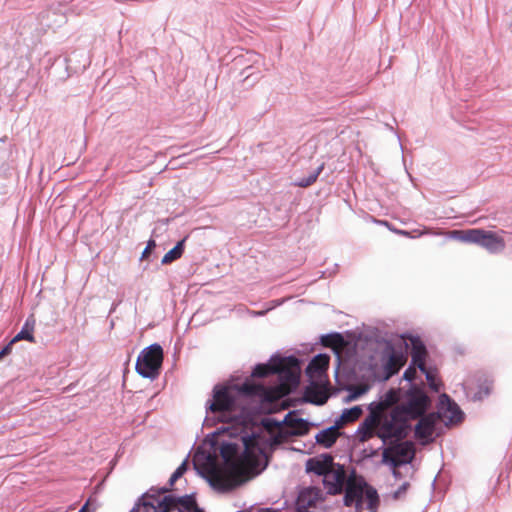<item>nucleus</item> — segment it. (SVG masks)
<instances>
[{
    "label": "nucleus",
    "mask_w": 512,
    "mask_h": 512,
    "mask_svg": "<svg viewBox=\"0 0 512 512\" xmlns=\"http://www.w3.org/2000/svg\"><path fill=\"white\" fill-rule=\"evenodd\" d=\"M390 453L394 454L399 459H407L408 464L414 457L413 443L409 440H396L385 445Z\"/></svg>",
    "instance_id": "obj_16"
},
{
    "label": "nucleus",
    "mask_w": 512,
    "mask_h": 512,
    "mask_svg": "<svg viewBox=\"0 0 512 512\" xmlns=\"http://www.w3.org/2000/svg\"><path fill=\"white\" fill-rule=\"evenodd\" d=\"M280 353L273 354L267 363H257L251 372L253 378H265L269 375H279L286 380L294 381L296 376L292 371L279 367Z\"/></svg>",
    "instance_id": "obj_9"
},
{
    "label": "nucleus",
    "mask_w": 512,
    "mask_h": 512,
    "mask_svg": "<svg viewBox=\"0 0 512 512\" xmlns=\"http://www.w3.org/2000/svg\"><path fill=\"white\" fill-rule=\"evenodd\" d=\"M35 323L36 321L34 315H29L26 318L21 330L9 342L12 343V345L21 340L35 343V337L33 334Z\"/></svg>",
    "instance_id": "obj_19"
},
{
    "label": "nucleus",
    "mask_w": 512,
    "mask_h": 512,
    "mask_svg": "<svg viewBox=\"0 0 512 512\" xmlns=\"http://www.w3.org/2000/svg\"><path fill=\"white\" fill-rule=\"evenodd\" d=\"M383 454H382V462L386 465H389L392 469H397L398 467L405 466L408 464L407 459H399L396 456L392 457L389 455L390 451L382 446Z\"/></svg>",
    "instance_id": "obj_30"
},
{
    "label": "nucleus",
    "mask_w": 512,
    "mask_h": 512,
    "mask_svg": "<svg viewBox=\"0 0 512 512\" xmlns=\"http://www.w3.org/2000/svg\"><path fill=\"white\" fill-rule=\"evenodd\" d=\"M363 413L364 409L362 405L345 408L342 410L341 414L335 418L334 422L341 428L346 423L358 420Z\"/></svg>",
    "instance_id": "obj_20"
},
{
    "label": "nucleus",
    "mask_w": 512,
    "mask_h": 512,
    "mask_svg": "<svg viewBox=\"0 0 512 512\" xmlns=\"http://www.w3.org/2000/svg\"><path fill=\"white\" fill-rule=\"evenodd\" d=\"M78 512H95L94 508L89 505V500L79 509Z\"/></svg>",
    "instance_id": "obj_46"
},
{
    "label": "nucleus",
    "mask_w": 512,
    "mask_h": 512,
    "mask_svg": "<svg viewBox=\"0 0 512 512\" xmlns=\"http://www.w3.org/2000/svg\"><path fill=\"white\" fill-rule=\"evenodd\" d=\"M411 423L396 413L394 409L384 415L377 423L375 435L382 440L383 446L392 441L405 439L412 431Z\"/></svg>",
    "instance_id": "obj_6"
},
{
    "label": "nucleus",
    "mask_w": 512,
    "mask_h": 512,
    "mask_svg": "<svg viewBox=\"0 0 512 512\" xmlns=\"http://www.w3.org/2000/svg\"><path fill=\"white\" fill-rule=\"evenodd\" d=\"M402 337L405 346L411 355V366H418L425 363L427 348L421 337L412 333H404Z\"/></svg>",
    "instance_id": "obj_11"
},
{
    "label": "nucleus",
    "mask_w": 512,
    "mask_h": 512,
    "mask_svg": "<svg viewBox=\"0 0 512 512\" xmlns=\"http://www.w3.org/2000/svg\"><path fill=\"white\" fill-rule=\"evenodd\" d=\"M189 512H205V510L203 508L197 506V504H196L195 506L192 507V509Z\"/></svg>",
    "instance_id": "obj_48"
},
{
    "label": "nucleus",
    "mask_w": 512,
    "mask_h": 512,
    "mask_svg": "<svg viewBox=\"0 0 512 512\" xmlns=\"http://www.w3.org/2000/svg\"><path fill=\"white\" fill-rule=\"evenodd\" d=\"M333 462L334 458L331 454L323 453L320 456L307 459L305 470L307 473H313L322 477Z\"/></svg>",
    "instance_id": "obj_14"
},
{
    "label": "nucleus",
    "mask_w": 512,
    "mask_h": 512,
    "mask_svg": "<svg viewBox=\"0 0 512 512\" xmlns=\"http://www.w3.org/2000/svg\"><path fill=\"white\" fill-rule=\"evenodd\" d=\"M324 169V163L320 164L312 173H310L307 177H303L301 179H299L295 185L298 186V187H301V188H306V187H309L311 186L312 184H314L316 182V180L318 179L319 175L321 174V172L323 171Z\"/></svg>",
    "instance_id": "obj_29"
},
{
    "label": "nucleus",
    "mask_w": 512,
    "mask_h": 512,
    "mask_svg": "<svg viewBox=\"0 0 512 512\" xmlns=\"http://www.w3.org/2000/svg\"><path fill=\"white\" fill-rule=\"evenodd\" d=\"M392 475L395 479H401L402 473L397 469H392Z\"/></svg>",
    "instance_id": "obj_47"
},
{
    "label": "nucleus",
    "mask_w": 512,
    "mask_h": 512,
    "mask_svg": "<svg viewBox=\"0 0 512 512\" xmlns=\"http://www.w3.org/2000/svg\"><path fill=\"white\" fill-rule=\"evenodd\" d=\"M363 356L367 358L366 364L372 371L379 367L383 369V379L387 380L396 373L395 361L398 352L394 344L383 337H367Z\"/></svg>",
    "instance_id": "obj_4"
},
{
    "label": "nucleus",
    "mask_w": 512,
    "mask_h": 512,
    "mask_svg": "<svg viewBox=\"0 0 512 512\" xmlns=\"http://www.w3.org/2000/svg\"><path fill=\"white\" fill-rule=\"evenodd\" d=\"M177 512H184V511H182V510H178Z\"/></svg>",
    "instance_id": "obj_52"
},
{
    "label": "nucleus",
    "mask_w": 512,
    "mask_h": 512,
    "mask_svg": "<svg viewBox=\"0 0 512 512\" xmlns=\"http://www.w3.org/2000/svg\"><path fill=\"white\" fill-rule=\"evenodd\" d=\"M153 512H162V509L156 506L155 510Z\"/></svg>",
    "instance_id": "obj_49"
},
{
    "label": "nucleus",
    "mask_w": 512,
    "mask_h": 512,
    "mask_svg": "<svg viewBox=\"0 0 512 512\" xmlns=\"http://www.w3.org/2000/svg\"><path fill=\"white\" fill-rule=\"evenodd\" d=\"M416 367L420 370L421 373L425 375V378L430 389L433 391H438L440 388V384L435 379L436 369L432 367H427L425 363H422Z\"/></svg>",
    "instance_id": "obj_26"
},
{
    "label": "nucleus",
    "mask_w": 512,
    "mask_h": 512,
    "mask_svg": "<svg viewBox=\"0 0 512 512\" xmlns=\"http://www.w3.org/2000/svg\"><path fill=\"white\" fill-rule=\"evenodd\" d=\"M270 510H271V509L266 508V509H261V510H259L258 512H268V511H270Z\"/></svg>",
    "instance_id": "obj_50"
},
{
    "label": "nucleus",
    "mask_w": 512,
    "mask_h": 512,
    "mask_svg": "<svg viewBox=\"0 0 512 512\" xmlns=\"http://www.w3.org/2000/svg\"><path fill=\"white\" fill-rule=\"evenodd\" d=\"M451 238L467 243V229L466 230H453Z\"/></svg>",
    "instance_id": "obj_41"
},
{
    "label": "nucleus",
    "mask_w": 512,
    "mask_h": 512,
    "mask_svg": "<svg viewBox=\"0 0 512 512\" xmlns=\"http://www.w3.org/2000/svg\"><path fill=\"white\" fill-rule=\"evenodd\" d=\"M492 383L486 380L483 384L479 385L478 391L472 396L473 401H481L488 397L491 393Z\"/></svg>",
    "instance_id": "obj_33"
},
{
    "label": "nucleus",
    "mask_w": 512,
    "mask_h": 512,
    "mask_svg": "<svg viewBox=\"0 0 512 512\" xmlns=\"http://www.w3.org/2000/svg\"><path fill=\"white\" fill-rule=\"evenodd\" d=\"M330 359V355L326 353L315 355L306 366V375L309 378H321L329 368Z\"/></svg>",
    "instance_id": "obj_13"
},
{
    "label": "nucleus",
    "mask_w": 512,
    "mask_h": 512,
    "mask_svg": "<svg viewBox=\"0 0 512 512\" xmlns=\"http://www.w3.org/2000/svg\"><path fill=\"white\" fill-rule=\"evenodd\" d=\"M155 494H147L153 498L157 506L162 509V512H170L172 507L178 503L179 496L175 494L159 493L158 489Z\"/></svg>",
    "instance_id": "obj_21"
},
{
    "label": "nucleus",
    "mask_w": 512,
    "mask_h": 512,
    "mask_svg": "<svg viewBox=\"0 0 512 512\" xmlns=\"http://www.w3.org/2000/svg\"><path fill=\"white\" fill-rule=\"evenodd\" d=\"M264 311L258 312L257 315H263Z\"/></svg>",
    "instance_id": "obj_51"
},
{
    "label": "nucleus",
    "mask_w": 512,
    "mask_h": 512,
    "mask_svg": "<svg viewBox=\"0 0 512 512\" xmlns=\"http://www.w3.org/2000/svg\"><path fill=\"white\" fill-rule=\"evenodd\" d=\"M187 238L188 236H185L183 239L179 240L176 245L163 256L161 260L163 265L171 264L181 258L185 250V242Z\"/></svg>",
    "instance_id": "obj_22"
},
{
    "label": "nucleus",
    "mask_w": 512,
    "mask_h": 512,
    "mask_svg": "<svg viewBox=\"0 0 512 512\" xmlns=\"http://www.w3.org/2000/svg\"><path fill=\"white\" fill-rule=\"evenodd\" d=\"M259 432L245 431L239 427L221 426L205 436L204 443L209 445L213 452L217 450L223 462L230 465L234 460L246 452Z\"/></svg>",
    "instance_id": "obj_3"
},
{
    "label": "nucleus",
    "mask_w": 512,
    "mask_h": 512,
    "mask_svg": "<svg viewBox=\"0 0 512 512\" xmlns=\"http://www.w3.org/2000/svg\"><path fill=\"white\" fill-rule=\"evenodd\" d=\"M262 425L266 428H271V427H279L282 425V421H278L277 419L273 418V417H265L262 419Z\"/></svg>",
    "instance_id": "obj_42"
},
{
    "label": "nucleus",
    "mask_w": 512,
    "mask_h": 512,
    "mask_svg": "<svg viewBox=\"0 0 512 512\" xmlns=\"http://www.w3.org/2000/svg\"><path fill=\"white\" fill-rule=\"evenodd\" d=\"M206 417L203 425L215 426L227 423L226 427H239L245 431L255 423L256 412L253 408L241 404L240 398L224 384H216L211 398L207 400Z\"/></svg>",
    "instance_id": "obj_1"
},
{
    "label": "nucleus",
    "mask_w": 512,
    "mask_h": 512,
    "mask_svg": "<svg viewBox=\"0 0 512 512\" xmlns=\"http://www.w3.org/2000/svg\"><path fill=\"white\" fill-rule=\"evenodd\" d=\"M195 469H196L197 473H198L202 478H204V479L209 483V485H210L212 488L216 489V485H215V483L213 482V480H212L211 478H209L208 476H206V475H205L202 471H200L197 467H195Z\"/></svg>",
    "instance_id": "obj_45"
},
{
    "label": "nucleus",
    "mask_w": 512,
    "mask_h": 512,
    "mask_svg": "<svg viewBox=\"0 0 512 512\" xmlns=\"http://www.w3.org/2000/svg\"><path fill=\"white\" fill-rule=\"evenodd\" d=\"M410 487L409 482H403L397 490H395L392 494V498L394 500L401 499L407 492L408 488Z\"/></svg>",
    "instance_id": "obj_38"
},
{
    "label": "nucleus",
    "mask_w": 512,
    "mask_h": 512,
    "mask_svg": "<svg viewBox=\"0 0 512 512\" xmlns=\"http://www.w3.org/2000/svg\"><path fill=\"white\" fill-rule=\"evenodd\" d=\"M437 419L434 412H426L418 418V422L412 430H414L415 437L419 439L422 444H427L434 440L433 433L436 429Z\"/></svg>",
    "instance_id": "obj_10"
},
{
    "label": "nucleus",
    "mask_w": 512,
    "mask_h": 512,
    "mask_svg": "<svg viewBox=\"0 0 512 512\" xmlns=\"http://www.w3.org/2000/svg\"><path fill=\"white\" fill-rule=\"evenodd\" d=\"M403 379L409 383V387L411 385H418L417 383L414 382L415 371L411 369V366L404 371Z\"/></svg>",
    "instance_id": "obj_40"
},
{
    "label": "nucleus",
    "mask_w": 512,
    "mask_h": 512,
    "mask_svg": "<svg viewBox=\"0 0 512 512\" xmlns=\"http://www.w3.org/2000/svg\"><path fill=\"white\" fill-rule=\"evenodd\" d=\"M431 400L421 385H411L403 394L402 402L393 409L410 423L427 412Z\"/></svg>",
    "instance_id": "obj_5"
},
{
    "label": "nucleus",
    "mask_w": 512,
    "mask_h": 512,
    "mask_svg": "<svg viewBox=\"0 0 512 512\" xmlns=\"http://www.w3.org/2000/svg\"><path fill=\"white\" fill-rule=\"evenodd\" d=\"M188 470V464H187V458L184 459V461L175 469V471L170 476L168 483L166 486L158 488L159 493H166L176 483L177 480H179Z\"/></svg>",
    "instance_id": "obj_24"
},
{
    "label": "nucleus",
    "mask_w": 512,
    "mask_h": 512,
    "mask_svg": "<svg viewBox=\"0 0 512 512\" xmlns=\"http://www.w3.org/2000/svg\"><path fill=\"white\" fill-rule=\"evenodd\" d=\"M481 233H482V229H480V228L467 229V243L478 245Z\"/></svg>",
    "instance_id": "obj_36"
},
{
    "label": "nucleus",
    "mask_w": 512,
    "mask_h": 512,
    "mask_svg": "<svg viewBox=\"0 0 512 512\" xmlns=\"http://www.w3.org/2000/svg\"><path fill=\"white\" fill-rule=\"evenodd\" d=\"M339 428L340 427L337 426L336 423L334 422L333 425L320 430L315 435L316 444L326 449L332 448L340 436V433L338 431Z\"/></svg>",
    "instance_id": "obj_17"
},
{
    "label": "nucleus",
    "mask_w": 512,
    "mask_h": 512,
    "mask_svg": "<svg viewBox=\"0 0 512 512\" xmlns=\"http://www.w3.org/2000/svg\"><path fill=\"white\" fill-rule=\"evenodd\" d=\"M480 247L485 248L490 253H499L505 248V241L502 237L498 236L493 231L482 229L479 244Z\"/></svg>",
    "instance_id": "obj_15"
},
{
    "label": "nucleus",
    "mask_w": 512,
    "mask_h": 512,
    "mask_svg": "<svg viewBox=\"0 0 512 512\" xmlns=\"http://www.w3.org/2000/svg\"><path fill=\"white\" fill-rule=\"evenodd\" d=\"M311 394H316V392L306 390L305 402L320 406V405H323L327 400L326 396H324L322 394H320L318 397H315V398H312Z\"/></svg>",
    "instance_id": "obj_35"
},
{
    "label": "nucleus",
    "mask_w": 512,
    "mask_h": 512,
    "mask_svg": "<svg viewBox=\"0 0 512 512\" xmlns=\"http://www.w3.org/2000/svg\"><path fill=\"white\" fill-rule=\"evenodd\" d=\"M163 363V348L159 343L145 347L136 360V372L143 378L155 380L161 372Z\"/></svg>",
    "instance_id": "obj_7"
},
{
    "label": "nucleus",
    "mask_w": 512,
    "mask_h": 512,
    "mask_svg": "<svg viewBox=\"0 0 512 512\" xmlns=\"http://www.w3.org/2000/svg\"><path fill=\"white\" fill-rule=\"evenodd\" d=\"M145 495H142L138 501L135 503L134 507L130 512H153L157 506L155 505V501L152 498V500L146 499Z\"/></svg>",
    "instance_id": "obj_28"
},
{
    "label": "nucleus",
    "mask_w": 512,
    "mask_h": 512,
    "mask_svg": "<svg viewBox=\"0 0 512 512\" xmlns=\"http://www.w3.org/2000/svg\"><path fill=\"white\" fill-rule=\"evenodd\" d=\"M336 362L334 378L338 386L344 387L354 378L355 370L349 365L343 364L339 355L336 357Z\"/></svg>",
    "instance_id": "obj_18"
},
{
    "label": "nucleus",
    "mask_w": 512,
    "mask_h": 512,
    "mask_svg": "<svg viewBox=\"0 0 512 512\" xmlns=\"http://www.w3.org/2000/svg\"><path fill=\"white\" fill-rule=\"evenodd\" d=\"M156 247V242L154 239H149L147 241V244H146V247L144 248V250L142 251V254H141V257H140V260H148L149 257H150V254L151 252L155 249Z\"/></svg>",
    "instance_id": "obj_37"
},
{
    "label": "nucleus",
    "mask_w": 512,
    "mask_h": 512,
    "mask_svg": "<svg viewBox=\"0 0 512 512\" xmlns=\"http://www.w3.org/2000/svg\"><path fill=\"white\" fill-rule=\"evenodd\" d=\"M342 338L339 332H332L329 334H325L321 336V343L327 345L329 343L334 342L335 340H340Z\"/></svg>",
    "instance_id": "obj_39"
},
{
    "label": "nucleus",
    "mask_w": 512,
    "mask_h": 512,
    "mask_svg": "<svg viewBox=\"0 0 512 512\" xmlns=\"http://www.w3.org/2000/svg\"><path fill=\"white\" fill-rule=\"evenodd\" d=\"M383 409H384V406H383V403L381 402L380 398L378 400L371 402L367 406V410L369 412L368 415H373L375 423H378L379 420L384 416L381 414Z\"/></svg>",
    "instance_id": "obj_31"
},
{
    "label": "nucleus",
    "mask_w": 512,
    "mask_h": 512,
    "mask_svg": "<svg viewBox=\"0 0 512 512\" xmlns=\"http://www.w3.org/2000/svg\"><path fill=\"white\" fill-rule=\"evenodd\" d=\"M231 389L238 397L242 396H252L254 394V387L249 382H244L242 384L234 385L233 387H228Z\"/></svg>",
    "instance_id": "obj_32"
},
{
    "label": "nucleus",
    "mask_w": 512,
    "mask_h": 512,
    "mask_svg": "<svg viewBox=\"0 0 512 512\" xmlns=\"http://www.w3.org/2000/svg\"><path fill=\"white\" fill-rule=\"evenodd\" d=\"M195 495V493H191L179 496L177 504L181 505L185 510L190 511L197 503Z\"/></svg>",
    "instance_id": "obj_34"
},
{
    "label": "nucleus",
    "mask_w": 512,
    "mask_h": 512,
    "mask_svg": "<svg viewBox=\"0 0 512 512\" xmlns=\"http://www.w3.org/2000/svg\"><path fill=\"white\" fill-rule=\"evenodd\" d=\"M372 428L377 429V423L374 422L373 415H367L357 428L356 434L360 441L368 440L372 434Z\"/></svg>",
    "instance_id": "obj_23"
},
{
    "label": "nucleus",
    "mask_w": 512,
    "mask_h": 512,
    "mask_svg": "<svg viewBox=\"0 0 512 512\" xmlns=\"http://www.w3.org/2000/svg\"><path fill=\"white\" fill-rule=\"evenodd\" d=\"M379 398L383 403L384 408H388L393 405L396 406L401 399V389L390 388L386 392H384Z\"/></svg>",
    "instance_id": "obj_25"
},
{
    "label": "nucleus",
    "mask_w": 512,
    "mask_h": 512,
    "mask_svg": "<svg viewBox=\"0 0 512 512\" xmlns=\"http://www.w3.org/2000/svg\"><path fill=\"white\" fill-rule=\"evenodd\" d=\"M13 345L8 342L5 346H3L0 350V362L12 352Z\"/></svg>",
    "instance_id": "obj_43"
},
{
    "label": "nucleus",
    "mask_w": 512,
    "mask_h": 512,
    "mask_svg": "<svg viewBox=\"0 0 512 512\" xmlns=\"http://www.w3.org/2000/svg\"><path fill=\"white\" fill-rule=\"evenodd\" d=\"M279 360H280L279 367L288 369L289 371H291L289 368H293L295 370L300 371L302 368V365H303V360L293 354H291L289 356H282L280 354Z\"/></svg>",
    "instance_id": "obj_27"
},
{
    "label": "nucleus",
    "mask_w": 512,
    "mask_h": 512,
    "mask_svg": "<svg viewBox=\"0 0 512 512\" xmlns=\"http://www.w3.org/2000/svg\"><path fill=\"white\" fill-rule=\"evenodd\" d=\"M381 223H383L384 225H386L390 230L394 231L395 233L399 234V235H402V236H406V237H411L410 236V232L407 231V230H400V229H392L390 224L387 222V221H381Z\"/></svg>",
    "instance_id": "obj_44"
},
{
    "label": "nucleus",
    "mask_w": 512,
    "mask_h": 512,
    "mask_svg": "<svg viewBox=\"0 0 512 512\" xmlns=\"http://www.w3.org/2000/svg\"><path fill=\"white\" fill-rule=\"evenodd\" d=\"M324 487L330 495H338L344 490L343 503L346 507H354L355 512H376L379 505V495L375 488L363 478L357 482L347 480L344 465L333 464L322 476Z\"/></svg>",
    "instance_id": "obj_2"
},
{
    "label": "nucleus",
    "mask_w": 512,
    "mask_h": 512,
    "mask_svg": "<svg viewBox=\"0 0 512 512\" xmlns=\"http://www.w3.org/2000/svg\"><path fill=\"white\" fill-rule=\"evenodd\" d=\"M434 413L436 417L443 420L446 425L459 424L465 418V413L460 406L446 393L439 396L437 410Z\"/></svg>",
    "instance_id": "obj_8"
},
{
    "label": "nucleus",
    "mask_w": 512,
    "mask_h": 512,
    "mask_svg": "<svg viewBox=\"0 0 512 512\" xmlns=\"http://www.w3.org/2000/svg\"><path fill=\"white\" fill-rule=\"evenodd\" d=\"M282 424H285L287 427L291 428L292 430L289 432L291 435L296 436H304L309 433L310 426L315 425L318 426V424L311 423L308 419H303L298 416L297 411H289L282 421Z\"/></svg>",
    "instance_id": "obj_12"
}]
</instances>
